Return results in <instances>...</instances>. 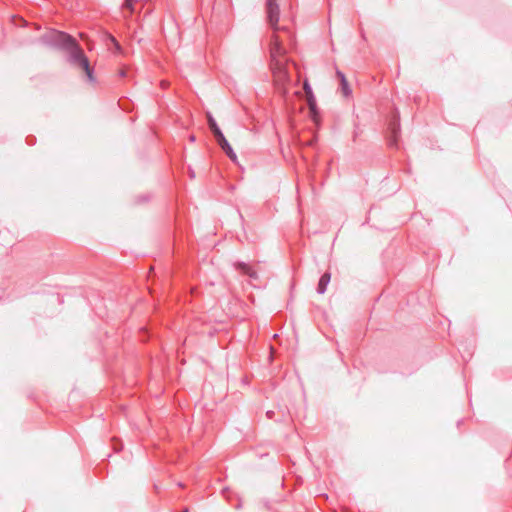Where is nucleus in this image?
<instances>
[{
    "label": "nucleus",
    "instance_id": "obj_1",
    "mask_svg": "<svg viewBox=\"0 0 512 512\" xmlns=\"http://www.w3.org/2000/svg\"><path fill=\"white\" fill-rule=\"evenodd\" d=\"M285 41L280 35L271 37L270 56L271 70L273 75V84L275 89L282 95L286 96L292 84L289 59L287 58V49Z\"/></svg>",
    "mask_w": 512,
    "mask_h": 512
},
{
    "label": "nucleus",
    "instance_id": "obj_2",
    "mask_svg": "<svg viewBox=\"0 0 512 512\" xmlns=\"http://www.w3.org/2000/svg\"><path fill=\"white\" fill-rule=\"evenodd\" d=\"M266 12L269 25L273 29V35H280L285 41L292 40V33L286 26L279 25V4L278 0H266Z\"/></svg>",
    "mask_w": 512,
    "mask_h": 512
},
{
    "label": "nucleus",
    "instance_id": "obj_3",
    "mask_svg": "<svg viewBox=\"0 0 512 512\" xmlns=\"http://www.w3.org/2000/svg\"><path fill=\"white\" fill-rule=\"evenodd\" d=\"M69 54V62L83 70V72L86 74L87 78L92 81L93 80V72L89 65L88 58L85 56L83 50L80 48L79 45H73V47L68 50Z\"/></svg>",
    "mask_w": 512,
    "mask_h": 512
},
{
    "label": "nucleus",
    "instance_id": "obj_4",
    "mask_svg": "<svg viewBox=\"0 0 512 512\" xmlns=\"http://www.w3.org/2000/svg\"><path fill=\"white\" fill-rule=\"evenodd\" d=\"M52 35L54 36L55 41L64 46L67 51L70 50L73 45H78L74 38L63 32H53Z\"/></svg>",
    "mask_w": 512,
    "mask_h": 512
},
{
    "label": "nucleus",
    "instance_id": "obj_5",
    "mask_svg": "<svg viewBox=\"0 0 512 512\" xmlns=\"http://www.w3.org/2000/svg\"><path fill=\"white\" fill-rule=\"evenodd\" d=\"M337 74V77L339 78L340 80V85H341V93L344 97H349L351 96L352 94V89L348 83V80L346 79L345 75L340 72V71H337L336 72Z\"/></svg>",
    "mask_w": 512,
    "mask_h": 512
},
{
    "label": "nucleus",
    "instance_id": "obj_6",
    "mask_svg": "<svg viewBox=\"0 0 512 512\" xmlns=\"http://www.w3.org/2000/svg\"><path fill=\"white\" fill-rule=\"evenodd\" d=\"M303 88H304V91H305V94H306L308 105H309L310 109L312 111H314L315 106H316L315 98H314L312 89H311V87H310V85H309V83L307 81L304 82Z\"/></svg>",
    "mask_w": 512,
    "mask_h": 512
},
{
    "label": "nucleus",
    "instance_id": "obj_7",
    "mask_svg": "<svg viewBox=\"0 0 512 512\" xmlns=\"http://www.w3.org/2000/svg\"><path fill=\"white\" fill-rule=\"evenodd\" d=\"M330 279H331L330 273H324L322 275V277L319 280L318 288H317V290L320 294H323L326 291V287L329 284Z\"/></svg>",
    "mask_w": 512,
    "mask_h": 512
},
{
    "label": "nucleus",
    "instance_id": "obj_8",
    "mask_svg": "<svg viewBox=\"0 0 512 512\" xmlns=\"http://www.w3.org/2000/svg\"><path fill=\"white\" fill-rule=\"evenodd\" d=\"M221 148L225 151V153L228 155V157L232 160V161H236L237 160V156L236 154L234 153L231 145L229 144V142L227 141L225 144H223L221 146Z\"/></svg>",
    "mask_w": 512,
    "mask_h": 512
},
{
    "label": "nucleus",
    "instance_id": "obj_9",
    "mask_svg": "<svg viewBox=\"0 0 512 512\" xmlns=\"http://www.w3.org/2000/svg\"><path fill=\"white\" fill-rule=\"evenodd\" d=\"M237 268L241 269L245 274H248L250 277H256V273L251 269V267L248 264L238 263Z\"/></svg>",
    "mask_w": 512,
    "mask_h": 512
},
{
    "label": "nucleus",
    "instance_id": "obj_10",
    "mask_svg": "<svg viewBox=\"0 0 512 512\" xmlns=\"http://www.w3.org/2000/svg\"><path fill=\"white\" fill-rule=\"evenodd\" d=\"M207 119H208L209 127L211 128L213 133H215L217 130H220L215 119L211 116V114H209V113L207 114Z\"/></svg>",
    "mask_w": 512,
    "mask_h": 512
},
{
    "label": "nucleus",
    "instance_id": "obj_11",
    "mask_svg": "<svg viewBox=\"0 0 512 512\" xmlns=\"http://www.w3.org/2000/svg\"><path fill=\"white\" fill-rule=\"evenodd\" d=\"M218 144L220 146H222L223 144H225L227 142V139L225 138V136L223 135L222 131L221 130H217L215 133H213Z\"/></svg>",
    "mask_w": 512,
    "mask_h": 512
},
{
    "label": "nucleus",
    "instance_id": "obj_12",
    "mask_svg": "<svg viewBox=\"0 0 512 512\" xmlns=\"http://www.w3.org/2000/svg\"><path fill=\"white\" fill-rule=\"evenodd\" d=\"M135 1L136 0H124L123 2V7L127 10H129L130 12H133L134 11V4H135Z\"/></svg>",
    "mask_w": 512,
    "mask_h": 512
},
{
    "label": "nucleus",
    "instance_id": "obj_13",
    "mask_svg": "<svg viewBox=\"0 0 512 512\" xmlns=\"http://www.w3.org/2000/svg\"><path fill=\"white\" fill-rule=\"evenodd\" d=\"M161 85H162L163 87H166L167 83H166V82H162V83H161Z\"/></svg>",
    "mask_w": 512,
    "mask_h": 512
},
{
    "label": "nucleus",
    "instance_id": "obj_14",
    "mask_svg": "<svg viewBox=\"0 0 512 512\" xmlns=\"http://www.w3.org/2000/svg\"><path fill=\"white\" fill-rule=\"evenodd\" d=\"M190 140H191V141H194V140H195V137H194V136H191V137H190Z\"/></svg>",
    "mask_w": 512,
    "mask_h": 512
},
{
    "label": "nucleus",
    "instance_id": "obj_15",
    "mask_svg": "<svg viewBox=\"0 0 512 512\" xmlns=\"http://www.w3.org/2000/svg\"><path fill=\"white\" fill-rule=\"evenodd\" d=\"M182 512H188V510H187V509H185V510H184V511H182Z\"/></svg>",
    "mask_w": 512,
    "mask_h": 512
}]
</instances>
